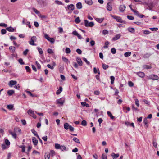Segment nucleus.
<instances>
[{
  "mask_svg": "<svg viewBox=\"0 0 159 159\" xmlns=\"http://www.w3.org/2000/svg\"><path fill=\"white\" fill-rule=\"evenodd\" d=\"M111 16L113 19H115L117 22L126 24V22L123 20L120 17L114 15H112Z\"/></svg>",
  "mask_w": 159,
  "mask_h": 159,
  "instance_id": "nucleus-1",
  "label": "nucleus"
},
{
  "mask_svg": "<svg viewBox=\"0 0 159 159\" xmlns=\"http://www.w3.org/2000/svg\"><path fill=\"white\" fill-rule=\"evenodd\" d=\"M36 37L35 36H33L31 37V40L29 42V43L32 45L36 46V44L34 43V41L36 40Z\"/></svg>",
  "mask_w": 159,
  "mask_h": 159,
  "instance_id": "nucleus-2",
  "label": "nucleus"
},
{
  "mask_svg": "<svg viewBox=\"0 0 159 159\" xmlns=\"http://www.w3.org/2000/svg\"><path fill=\"white\" fill-rule=\"evenodd\" d=\"M148 79L154 80H158L159 79L158 76L156 75L152 74L148 77Z\"/></svg>",
  "mask_w": 159,
  "mask_h": 159,
  "instance_id": "nucleus-3",
  "label": "nucleus"
},
{
  "mask_svg": "<svg viewBox=\"0 0 159 159\" xmlns=\"http://www.w3.org/2000/svg\"><path fill=\"white\" fill-rule=\"evenodd\" d=\"M28 114L33 117L34 119L36 118V116L35 115L33 111L31 109H29L27 112Z\"/></svg>",
  "mask_w": 159,
  "mask_h": 159,
  "instance_id": "nucleus-4",
  "label": "nucleus"
},
{
  "mask_svg": "<svg viewBox=\"0 0 159 159\" xmlns=\"http://www.w3.org/2000/svg\"><path fill=\"white\" fill-rule=\"evenodd\" d=\"M56 101L58 104H59L61 105H62L65 102V100L64 98H61L59 99H57Z\"/></svg>",
  "mask_w": 159,
  "mask_h": 159,
  "instance_id": "nucleus-5",
  "label": "nucleus"
},
{
  "mask_svg": "<svg viewBox=\"0 0 159 159\" xmlns=\"http://www.w3.org/2000/svg\"><path fill=\"white\" fill-rule=\"evenodd\" d=\"M126 7L125 6L123 5H120L119 7V11L121 12H123L125 10Z\"/></svg>",
  "mask_w": 159,
  "mask_h": 159,
  "instance_id": "nucleus-6",
  "label": "nucleus"
},
{
  "mask_svg": "<svg viewBox=\"0 0 159 159\" xmlns=\"http://www.w3.org/2000/svg\"><path fill=\"white\" fill-rule=\"evenodd\" d=\"M121 35L120 34H117L115 35L114 37L112 38V40L115 41L119 39L121 37Z\"/></svg>",
  "mask_w": 159,
  "mask_h": 159,
  "instance_id": "nucleus-7",
  "label": "nucleus"
},
{
  "mask_svg": "<svg viewBox=\"0 0 159 159\" xmlns=\"http://www.w3.org/2000/svg\"><path fill=\"white\" fill-rule=\"evenodd\" d=\"M16 83L17 81H16L11 80L9 81L8 85L10 87H12V86L16 84Z\"/></svg>",
  "mask_w": 159,
  "mask_h": 159,
  "instance_id": "nucleus-8",
  "label": "nucleus"
},
{
  "mask_svg": "<svg viewBox=\"0 0 159 159\" xmlns=\"http://www.w3.org/2000/svg\"><path fill=\"white\" fill-rule=\"evenodd\" d=\"M107 8L108 11H111L112 10V7L111 3L108 2L107 3Z\"/></svg>",
  "mask_w": 159,
  "mask_h": 159,
  "instance_id": "nucleus-9",
  "label": "nucleus"
},
{
  "mask_svg": "<svg viewBox=\"0 0 159 159\" xmlns=\"http://www.w3.org/2000/svg\"><path fill=\"white\" fill-rule=\"evenodd\" d=\"M76 60L77 63L80 66H81L82 65V61L80 57H77Z\"/></svg>",
  "mask_w": 159,
  "mask_h": 159,
  "instance_id": "nucleus-10",
  "label": "nucleus"
},
{
  "mask_svg": "<svg viewBox=\"0 0 159 159\" xmlns=\"http://www.w3.org/2000/svg\"><path fill=\"white\" fill-rule=\"evenodd\" d=\"M137 75H138L139 77L143 78L145 76V74L143 72H139L136 73Z\"/></svg>",
  "mask_w": 159,
  "mask_h": 159,
  "instance_id": "nucleus-11",
  "label": "nucleus"
},
{
  "mask_svg": "<svg viewBox=\"0 0 159 159\" xmlns=\"http://www.w3.org/2000/svg\"><path fill=\"white\" fill-rule=\"evenodd\" d=\"M14 131V132L16 133L19 132L20 133V134L21 133V129L17 127H15Z\"/></svg>",
  "mask_w": 159,
  "mask_h": 159,
  "instance_id": "nucleus-12",
  "label": "nucleus"
},
{
  "mask_svg": "<svg viewBox=\"0 0 159 159\" xmlns=\"http://www.w3.org/2000/svg\"><path fill=\"white\" fill-rule=\"evenodd\" d=\"M8 132H9V134H11V135H12V137L14 138H15V139H16V134L15 132L13 133V132H12L11 130H9Z\"/></svg>",
  "mask_w": 159,
  "mask_h": 159,
  "instance_id": "nucleus-13",
  "label": "nucleus"
},
{
  "mask_svg": "<svg viewBox=\"0 0 159 159\" xmlns=\"http://www.w3.org/2000/svg\"><path fill=\"white\" fill-rule=\"evenodd\" d=\"M32 141L34 144L35 146H36L37 145L38 143V141L37 139L35 137H33L32 138Z\"/></svg>",
  "mask_w": 159,
  "mask_h": 159,
  "instance_id": "nucleus-14",
  "label": "nucleus"
},
{
  "mask_svg": "<svg viewBox=\"0 0 159 159\" xmlns=\"http://www.w3.org/2000/svg\"><path fill=\"white\" fill-rule=\"evenodd\" d=\"M6 29L9 32H13L15 31V29L11 26L7 28Z\"/></svg>",
  "mask_w": 159,
  "mask_h": 159,
  "instance_id": "nucleus-15",
  "label": "nucleus"
},
{
  "mask_svg": "<svg viewBox=\"0 0 159 159\" xmlns=\"http://www.w3.org/2000/svg\"><path fill=\"white\" fill-rule=\"evenodd\" d=\"M67 8L68 9H70V10L72 11L74 9V5L73 4H71L70 5H68L67 6Z\"/></svg>",
  "mask_w": 159,
  "mask_h": 159,
  "instance_id": "nucleus-16",
  "label": "nucleus"
},
{
  "mask_svg": "<svg viewBox=\"0 0 159 159\" xmlns=\"http://www.w3.org/2000/svg\"><path fill=\"white\" fill-rule=\"evenodd\" d=\"M76 6L78 9H80L82 8V5L81 2H79L77 3L76 4Z\"/></svg>",
  "mask_w": 159,
  "mask_h": 159,
  "instance_id": "nucleus-17",
  "label": "nucleus"
},
{
  "mask_svg": "<svg viewBox=\"0 0 159 159\" xmlns=\"http://www.w3.org/2000/svg\"><path fill=\"white\" fill-rule=\"evenodd\" d=\"M14 93V91L12 90H9L8 91L7 93L9 96L12 95Z\"/></svg>",
  "mask_w": 159,
  "mask_h": 159,
  "instance_id": "nucleus-18",
  "label": "nucleus"
},
{
  "mask_svg": "<svg viewBox=\"0 0 159 159\" xmlns=\"http://www.w3.org/2000/svg\"><path fill=\"white\" fill-rule=\"evenodd\" d=\"M128 30L129 32L132 33H134L135 32V30L134 28L132 27H129Z\"/></svg>",
  "mask_w": 159,
  "mask_h": 159,
  "instance_id": "nucleus-19",
  "label": "nucleus"
},
{
  "mask_svg": "<svg viewBox=\"0 0 159 159\" xmlns=\"http://www.w3.org/2000/svg\"><path fill=\"white\" fill-rule=\"evenodd\" d=\"M119 155L118 154H116L114 153H113L111 154V156L113 157V159L117 158V157H119Z\"/></svg>",
  "mask_w": 159,
  "mask_h": 159,
  "instance_id": "nucleus-20",
  "label": "nucleus"
},
{
  "mask_svg": "<svg viewBox=\"0 0 159 159\" xmlns=\"http://www.w3.org/2000/svg\"><path fill=\"white\" fill-rule=\"evenodd\" d=\"M70 125H69L68 123H66L64 124V127L65 129L67 130L69 129V128Z\"/></svg>",
  "mask_w": 159,
  "mask_h": 159,
  "instance_id": "nucleus-21",
  "label": "nucleus"
},
{
  "mask_svg": "<svg viewBox=\"0 0 159 159\" xmlns=\"http://www.w3.org/2000/svg\"><path fill=\"white\" fill-rule=\"evenodd\" d=\"M62 90V88L61 86H60L59 88V89L56 92V94L57 95L59 94L61 92Z\"/></svg>",
  "mask_w": 159,
  "mask_h": 159,
  "instance_id": "nucleus-22",
  "label": "nucleus"
},
{
  "mask_svg": "<svg viewBox=\"0 0 159 159\" xmlns=\"http://www.w3.org/2000/svg\"><path fill=\"white\" fill-rule=\"evenodd\" d=\"M143 67L144 69H150L152 68L151 66L148 65H144Z\"/></svg>",
  "mask_w": 159,
  "mask_h": 159,
  "instance_id": "nucleus-23",
  "label": "nucleus"
},
{
  "mask_svg": "<svg viewBox=\"0 0 159 159\" xmlns=\"http://www.w3.org/2000/svg\"><path fill=\"white\" fill-rule=\"evenodd\" d=\"M104 19V18H96L95 20H96L97 22H98L99 23H101L103 21Z\"/></svg>",
  "mask_w": 159,
  "mask_h": 159,
  "instance_id": "nucleus-24",
  "label": "nucleus"
},
{
  "mask_svg": "<svg viewBox=\"0 0 159 159\" xmlns=\"http://www.w3.org/2000/svg\"><path fill=\"white\" fill-rule=\"evenodd\" d=\"M93 72L95 74L98 73L99 75H100V71L98 69L97 70L96 69V67H94L93 68Z\"/></svg>",
  "mask_w": 159,
  "mask_h": 159,
  "instance_id": "nucleus-25",
  "label": "nucleus"
},
{
  "mask_svg": "<svg viewBox=\"0 0 159 159\" xmlns=\"http://www.w3.org/2000/svg\"><path fill=\"white\" fill-rule=\"evenodd\" d=\"M108 116L110 117L111 119H113L114 118V117L113 116L111 113L110 111H107V113Z\"/></svg>",
  "mask_w": 159,
  "mask_h": 159,
  "instance_id": "nucleus-26",
  "label": "nucleus"
},
{
  "mask_svg": "<svg viewBox=\"0 0 159 159\" xmlns=\"http://www.w3.org/2000/svg\"><path fill=\"white\" fill-rule=\"evenodd\" d=\"M143 122L144 124V125L146 126L147 127H148V121L146 118H145Z\"/></svg>",
  "mask_w": 159,
  "mask_h": 159,
  "instance_id": "nucleus-27",
  "label": "nucleus"
},
{
  "mask_svg": "<svg viewBox=\"0 0 159 159\" xmlns=\"http://www.w3.org/2000/svg\"><path fill=\"white\" fill-rule=\"evenodd\" d=\"M81 104L84 107L86 106L88 107L89 106V104H88L86 103V102H81Z\"/></svg>",
  "mask_w": 159,
  "mask_h": 159,
  "instance_id": "nucleus-28",
  "label": "nucleus"
},
{
  "mask_svg": "<svg viewBox=\"0 0 159 159\" xmlns=\"http://www.w3.org/2000/svg\"><path fill=\"white\" fill-rule=\"evenodd\" d=\"M102 67L103 68L104 70H106L107 69L108 67L109 66L108 65L105 64L104 63L102 64Z\"/></svg>",
  "mask_w": 159,
  "mask_h": 159,
  "instance_id": "nucleus-29",
  "label": "nucleus"
},
{
  "mask_svg": "<svg viewBox=\"0 0 159 159\" xmlns=\"http://www.w3.org/2000/svg\"><path fill=\"white\" fill-rule=\"evenodd\" d=\"M85 26L86 27H89V22L87 20H84Z\"/></svg>",
  "mask_w": 159,
  "mask_h": 159,
  "instance_id": "nucleus-30",
  "label": "nucleus"
},
{
  "mask_svg": "<svg viewBox=\"0 0 159 159\" xmlns=\"http://www.w3.org/2000/svg\"><path fill=\"white\" fill-rule=\"evenodd\" d=\"M7 108L9 110H12L13 108V105L12 104H9L7 105Z\"/></svg>",
  "mask_w": 159,
  "mask_h": 159,
  "instance_id": "nucleus-31",
  "label": "nucleus"
},
{
  "mask_svg": "<svg viewBox=\"0 0 159 159\" xmlns=\"http://www.w3.org/2000/svg\"><path fill=\"white\" fill-rule=\"evenodd\" d=\"M31 132H32V133L34 134V135L35 136H37H37H38V134H37V132H36V131L35 130H34V129H32L31 130Z\"/></svg>",
  "mask_w": 159,
  "mask_h": 159,
  "instance_id": "nucleus-32",
  "label": "nucleus"
},
{
  "mask_svg": "<svg viewBox=\"0 0 159 159\" xmlns=\"http://www.w3.org/2000/svg\"><path fill=\"white\" fill-rule=\"evenodd\" d=\"M131 54V52H127L124 54V56L125 57L129 56Z\"/></svg>",
  "mask_w": 159,
  "mask_h": 159,
  "instance_id": "nucleus-33",
  "label": "nucleus"
},
{
  "mask_svg": "<svg viewBox=\"0 0 159 159\" xmlns=\"http://www.w3.org/2000/svg\"><path fill=\"white\" fill-rule=\"evenodd\" d=\"M38 4L40 5L41 6L42 5H44V2L43 0H39V1H38Z\"/></svg>",
  "mask_w": 159,
  "mask_h": 159,
  "instance_id": "nucleus-34",
  "label": "nucleus"
},
{
  "mask_svg": "<svg viewBox=\"0 0 159 159\" xmlns=\"http://www.w3.org/2000/svg\"><path fill=\"white\" fill-rule=\"evenodd\" d=\"M110 79L111 80V84H112L114 82L115 77L113 76H111L110 77Z\"/></svg>",
  "mask_w": 159,
  "mask_h": 159,
  "instance_id": "nucleus-35",
  "label": "nucleus"
},
{
  "mask_svg": "<svg viewBox=\"0 0 159 159\" xmlns=\"http://www.w3.org/2000/svg\"><path fill=\"white\" fill-rule=\"evenodd\" d=\"M61 146L58 143H56L55 144V148L57 149H60L61 148Z\"/></svg>",
  "mask_w": 159,
  "mask_h": 159,
  "instance_id": "nucleus-36",
  "label": "nucleus"
},
{
  "mask_svg": "<svg viewBox=\"0 0 159 159\" xmlns=\"http://www.w3.org/2000/svg\"><path fill=\"white\" fill-rule=\"evenodd\" d=\"M73 140L77 143H80L79 140L76 137H74L73 139Z\"/></svg>",
  "mask_w": 159,
  "mask_h": 159,
  "instance_id": "nucleus-37",
  "label": "nucleus"
},
{
  "mask_svg": "<svg viewBox=\"0 0 159 159\" xmlns=\"http://www.w3.org/2000/svg\"><path fill=\"white\" fill-rule=\"evenodd\" d=\"M37 49L39 54H42L43 53V51H42V50L41 48H40L39 47H38Z\"/></svg>",
  "mask_w": 159,
  "mask_h": 159,
  "instance_id": "nucleus-38",
  "label": "nucleus"
},
{
  "mask_svg": "<svg viewBox=\"0 0 159 159\" xmlns=\"http://www.w3.org/2000/svg\"><path fill=\"white\" fill-rule=\"evenodd\" d=\"M75 21L76 23H79L80 22V17H77L75 20Z\"/></svg>",
  "mask_w": 159,
  "mask_h": 159,
  "instance_id": "nucleus-39",
  "label": "nucleus"
},
{
  "mask_svg": "<svg viewBox=\"0 0 159 159\" xmlns=\"http://www.w3.org/2000/svg\"><path fill=\"white\" fill-rule=\"evenodd\" d=\"M10 50H11L13 52H14L15 50V48L14 47L10 46L9 47Z\"/></svg>",
  "mask_w": 159,
  "mask_h": 159,
  "instance_id": "nucleus-40",
  "label": "nucleus"
},
{
  "mask_svg": "<svg viewBox=\"0 0 159 159\" xmlns=\"http://www.w3.org/2000/svg\"><path fill=\"white\" fill-rule=\"evenodd\" d=\"M66 52L67 54L70 53L71 52V51L70 49L68 48H66Z\"/></svg>",
  "mask_w": 159,
  "mask_h": 159,
  "instance_id": "nucleus-41",
  "label": "nucleus"
},
{
  "mask_svg": "<svg viewBox=\"0 0 159 159\" xmlns=\"http://www.w3.org/2000/svg\"><path fill=\"white\" fill-rule=\"evenodd\" d=\"M50 155L51 157H53L54 155H55V152L54 150H52L50 151Z\"/></svg>",
  "mask_w": 159,
  "mask_h": 159,
  "instance_id": "nucleus-42",
  "label": "nucleus"
},
{
  "mask_svg": "<svg viewBox=\"0 0 159 159\" xmlns=\"http://www.w3.org/2000/svg\"><path fill=\"white\" fill-rule=\"evenodd\" d=\"M18 61L19 62L21 65H24L25 64V63L23 61V59L21 58L19 59Z\"/></svg>",
  "mask_w": 159,
  "mask_h": 159,
  "instance_id": "nucleus-43",
  "label": "nucleus"
},
{
  "mask_svg": "<svg viewBox=\"0 0 159 159\" xmlns=\"http://www.w3.org/2000/svg\"><path fill=\"white\" fill-rule=\"evenodd\" d=\"M132 11H133L135 14L136 15H137L138 16L139 15V12L136 10H132Z\"/></svg>",
  "mask_w": 159,
  "mask_h": 159,
  "instance_id": "nucleus-44",
  "label": "nucleus"
},
{
  "mask_svg": "<svg viewBox=\"0 0 159 159\" xmlns=\"http://www.w3.org/2000/svg\"><path fill=\"white\" fill-rule=\"evenodd\" d=\"M62 151H66V147L65 146H61V148L60 149Z\"/></svg>",
  "mask_w": 159,
  "mask_h": 159,
  "instance_id": "nucleus-45",
  "label": "nucleus"
},
{
  "mask_svg": "<svg viewBox=\"0 0 159 159\" xmlns=\"http://www.w3.org/2000/svg\"><path fill=\"white\" fill-rule=\"evenodd\" d=\"M36 64V65L38 69H40L41 68V66L40 64L37 61L35 62Z\"/></svg>",
  "mask_w": 159,
  "mask_h": 159,
  "instance_id": "nucleus-46",
  "label": "nucleus"
},
{
  "mask_svg": "<svg viewBox=\"0 0 159 159\" xmlns=\"http://www.w3.org/2000/svg\"><path fill=\"white\" fill-rule=\"evenodd\" d=\"M111 52L113 54H115L116 53V50L115 48H113L111 49Z\"/></svg>",
  "mask_w": 159,
  "mask_h": 159,
  "instance_id": "nucleus-47",
  "label": "nucleus"
},
{
  "mask_svg": "<svg viewBox=\"0 0 159 159\" xmlns=\"http://www.w3.org/2000/svg\"><path fill=\"white\" fill-rule=\"evenodd\" d=\"M5 144L9 146L10 145V142L7 139H6L5 141Z\"/></svg>",
  "mask_w": 159,
  "mask_h": 159,
  "instance_id": "nucleus-48",
  "label": "nucleus"
},
{
  "mask_svg": "<svg viewBox=\"0 0 159 159\" xmlns=\"http://www.w3.org/2000/svg\"><path fill=\"white\" fill-rule=\"evenodd\" d=\"M127 16L128 19L129 20H133L134 19V17L132 16L128 15Z\"/></svg>",
  "mask_w": 159,
  "mask_h": 159,
  "instance_id": "nucleus-49",
  "label": "nucleus"
},
{
  "mask_svg": "<svg viewBox=\"0 0 159 159\" xmlns=\"http://www.w3.org/2000/svg\"><path fill=\"white\" fill-rule=\"evenodd\" d=\"M55 2L56 4H57L58 5H62V2L60 1H59L58 0H56L55 1Z\"/></svg>",
  "mask_w": 159,
  "mask_h": 159,
  "instance_id": "nucleus-50",
  "label": "nucleus"
},
{
  "mask_svg": "<svg viewBox=\"0 0 159 159\" xmlns=\"http://www.w3.org/2000/svg\"><path fill=\"white\" fill-rule=\"evenodd\" d=\"M81 125H83L85 126L87 125V122L85 120H83L81 122Z\"/></svg>",
  "mask_w": 159,
  "mask_h": 159,
  "instance_id": "nucleus-51",
  "label": "nucleus"
},
{
  "mask_svg": "<svg viewBox=\"0 0 159 159\" xmlns=\"http://www.w3.org/2000/svg\"><path fill=\"white\" fill-rule=\"evenodd\" d=\"M151 33V32L148 30H145L143 31V33L145 34H148Z\"/></svg>",
  "mask_w": 159,
  "mask_h": 159,
  "instance_id": "nucleus-52",
  "label": "nucleus"
},
{
  "mask_svg": "<svg viewBox=\"0 0 159 159\" xmlns=\"http://www.w3.org/2000/svg\"><path fill=\"white\" fill-rule=\"evenodd\" d=\"M128 84L131 87H133L134 85V83L131 81H129L128 82Z\"/></svg>",
  "mask_w": 159,
  "mask_h": 159,
  "instance_id": "nucleus-53",
  "label": "nucleus"
},
{
  "mask_svg": "<svg viewBox=\"0 0 159 159\" xmlns=\"http://www.w3.org/2000/svg\"><path fill=\"white\" fill-rule=\"evenodd\" d=\"M7 31L5 29H2L1 30V33L2 34H4L6 33Z\"/></svg>",
  "mask_w": 159,
  "mask_h": 159,
  "instance_id": "nucleus-54",
  "label": "nucleus"
},
{
  "mask_svg": "<svg viewBox=\"0 0 159 159\" xmlns=\"http://www.w3.org/2000/svg\"><path fill=\"white\" fill-rule=\"evenodd\" d=\"M32 9L33 11L35 12L36 14H38L39 13V11L37 10L36 9H35V8H33Z\"/></svg>",
  "mask_w": 159,
  "mask_h": 159,
  "instance_id": "nucleus-55",
  "label": "nucleus"
},
{
  "mask_svg": "<svg viewBox=\"0 0 159 159\" xmlns=\"http://www.w3.org/2000/svg\"><path fill=\"white\" fill-rule=\"evenodd\" d=\"M7 25L4 23H0V26L4 27H6L7 26Z\"/></svg>",
  "mask_w": 159,
  "mask_h": 159,
  "instance_id": "nucleus-56",
  "label": "nucleus"
},
{
  "mask_svg": "<svg viewBox=\"0 0 159 159\" xmlns=\"http://www.w3.org/2000/svg\"><path fill=\"white\" fill-rule=\"evenodd\" d=\"M76 51L79 54H81L82 53V51L79 48L77 49H76Z\"/></svg>",
  "mask_w": 159,
  "mask_h": 159,
  "instance_id": "nucleus-57",
  "label": "nucleus"
},
{
  "mask_svg": "<svg viewBox=\"0 0 159 159\" xmlns=\"http://www.w3.org/2000/svg\"><path fill=\"white\" fill-rule=\"evenodd\" d=\"M150 56V54L147 53L144 55L143 57L144 58H147L149 57Z\"/></svg>",
  "mask_w": 159,
  "mask_h": 159,
  "instance_id": "nucleus-58",
  "label": "nucleus"
},
{
  "mask_svg": "<svg viewBox=\"0 0 159 159\" xmlns=\"http://www.w3.org/2000/svg\"><path fill=\"white\" fill-rule=\"evenodd\" d=\"M25 69L27 72H30L31 71L30 68L29 66H25Z\"/></svg>",
  "mask_w": 159,
  "mask_h": 159,
  "instance_id": "nucleus-59",
  "label": "nucleus"
},
{
  "mask_svg": "<svg viewBox=\"0 0 159 159\" xmlns=\"http://www.w3.org/2000/svg\"><path fill=\"white\" fill-rule=\"evenodd\" d=\"M48 41H50L51 43H53L55 41V40L53 38H50L49 39V40H48Z\"/></svg>",
  "mask_w": 159,
  "mask_h": 159,
  "instance_id": "nucleus-60",
  "label": "nucleus"
},
{
  "mask_svg": "<svg viewBox=\"0 0 159 159\" xmlns=\"http://www.w3.org/2000/svg\"><path fill=\"white\" fill-rule=\"evenodd\" d=\"M62 59L65 62L67 63V62H69L68 59L64 57H62Z\"/></svg>",
  "mask_w": 159,
  "mask_h": 159,
  "instance_id": "nucleus-61",
  "label": "nucleus"
},
{
  "mask_svg": "<svg viewBox=\"0 0 159 159\" xmlns=\"http://www.w3.org/2000/svg\"><path fill=\"white\" fill-rule=\"evenodd\" d=\"M29 50L27 49H25V50L23 52V54L24 55H26L28 52H29Z\"/></svg>",
  "mask_w": 159,
  "mask_h": 159,
  "instance_id": "nucleus-62",
  "label": "nucleus"
},
{
  "mask_svg": "<svg viewBox=\"0 0 159 159\" xmlns=\"http://www.w3.org/2000/svg\"><path fill=\"white\" fill-rule=\"evenodd\" d=\"M102 159H107V155L106 154H103L102 156Z\"/></svg>",
  "mask_w": 159,
  "mask_h": 159,
  "instance_id": "nucleus-63",
  "label": "nucleus"
},
{
  "mask_svg": "<svg viewBox=\"0 0 159 159\" xmlns=\"http://www.w3.org/2000/svg\"><path fill=\"white\" fill-rule=\"evenodd\" d=\"M50 156L49 154L47 153H46L45 154V159H49Z\"/></svg>",
  "mask_w": 159,
  "mask_h": 159,
  "instance_id": "nucleus-64",
  "label": "nucleus"
}]
</instances>
